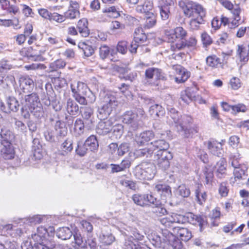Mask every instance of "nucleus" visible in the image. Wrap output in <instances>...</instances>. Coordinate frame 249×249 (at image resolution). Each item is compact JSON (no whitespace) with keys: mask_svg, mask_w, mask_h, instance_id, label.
<instances>
[{"mask_svg":"<svg viewBox=\"0 0 249 249\" xmlns=\"http://www.w3.org/2000/svg\"><path fill=\"white\" fill-rule=\"evenodd\" d=\"M156 160L157 164L160 169L163 170H166L169 168L171 160H163L162 159H156Z\"/></svg>","mask_w":249,"mask_h":249,"instance_id":"obj_52","label":"nucleus"},{"mask_svg":"<svg viewBox=\"0 0 249 249\" xmlns=\"http://www.w3.org/2000/svg\"><path fill=\"white\" fill-rule=\"evenodd\" d=\"M155 135L152 131H143L136 137V142L139 146L148 144V142L154 138Z\"/></svg>","mask_w":249,"mask_h":249,"instance_id":"obj_19","label":"nucleus"},{"mask_svg":"<svg viewBox=\"0 0 249 249\" xmlns=\"http://www.w3.org/2000/svg\"><path fill=\"white\" fill-rule=\"evenodd\" d=\"M196 44V40L195 37H191L188 40L184 42L181 40L180 42L176 43V48L178 50H181L185 48H194Z\"/></svg>","mask_w":249,"mask_h":249,"instance_id":"obj_34","label":"nucleus"},{"mask_svg":"<svg viewBox=\"0 0 249 249\" xmlns=\"http://www.w3.org/2000/svg\"><path fill=\"white\" fill-rule=\"evenodd\" d=\"M128 43L125 41L119 42L117 46V50L122 54H124L127 51Z\"/></svg>","mask_w":249,"mask_h":249,"instance_id":"obj_61","label":"nucleus"},{"mask_svg":"<svg viewBox=\"0 0 249 249\" xmlns=\"http://www.w3.org/2000/svg\"><path fill=\"white\" fill-rule=\"evenodd\" d=\"M153 8V2L151 0H145L142 4L138 5L136 11L139 13L145 14V15L150 13V12Z\"/></svg>","mask_w":249,"mask_h":249,"instance_id":"obj_24","label":"nucleus"},{"mask_svg":"<svg viewBox=\"0 0 249 249\" xmlns=\"http://www.w3.org/2000/svg\"><path fill=\"white\" fill-rule=\"evenodd\" d=\"M72 234V231L68 227L60 228L56 232L58 238L64 240L70 239Z\"/></svg>","mask_w":249,"mask_h":249,"instance_id":"obj_35","label":"nucleus"},{"mask_svg":"<svg viewBox=\"0 0 249 249\" xmlns=\"http://www.w3.org/2000/svg\"><path fill=\"white\" fill-rule=\"evenodd\" d=\"M237 57L241 62H248L249 59L248 48L243 45H238L237 50Z\"/></svg>","mask_w":249,"mask_h":249,"instance_id":"obj_33","label":"nucleus"},{"mask_svg":"<svg viewBox=\"0 0 249 249\" xmlns=\"http://www.w3.org/2000/svg\"><path fill=\"white\" fill-rule=\"evenodd\" d=\"M26 107H29L31 112L40 111L42 108L39 106L40 103L37 94L35 92L28 94L25 97V103Z\"/></svg>","mask_w":249,"mask_h":249,"instance_id":"obj_12","label":"nucleus"},{"mask_svg":"<svg viewBox=\"0 0 249 249\" xmlns=\"http://www.w3.org/2000/svg\"><path fill=\"white\" fill-rule=\"evenodd\" d=\"M55 230L53 226L48 228L41 226L37 228L36 233L33 238L36 242H50L54 235Z\"/></svg>","mask_w":249,"mask_h":249,"instance_id":"obj_8","label":"nucleus"},{"mask_svg":"<svg viewBox=\"0 0 249 249\" xmlns=\"http://www.w3.org/2000/svg\"><path fill=\"white\" fill-rule=\"evenodd\" d=\"M222 216L220 211V208L216 207L212 211V214L210 216L212 221L211 224L213 226H217L218 223L215 221L217 219H219Z\"/></svg>","mask_w":249,"mask_h":249,"instance_id":"obj_41","label":"nucleus"},{"mask_svg":"<svg viewBox=\"0 0 249 249\" xmlns=\"http://www.w3.org/2000/svg\"><path fill=\"white\" fill-rule=\"evenodd\" d=\"M175 71V80L178 84L183 83L190 77V72L185 68L179 64H175L172 66Z\"/></svg>","mask_w":249,"mask_h":249,"instance_id":"obj_13","label":"nucleus"},{"mask_svg":"<svg viewBox=\"0 0 249 249\" xmlns=\"http://www.w3.org/2000/svg\"><path fill=\"white\" fill-rule=\"evenodd\" d=\"M154 75H156L158 80H166V78L162 74L161 70L155 68H149L146 70L145 76L146 78L151 79Z\"/></svg>","mask_w":249,"mask_h":249,"instance_id":"obj_23","label":"nucleus"},{"mask_svg":"<svg viewBox=\"0 0 249 249\" xmlns=\"http://www.w3.org/2000/svg\"><path fill=\"white\" fill-rule=\"evenodd\" d=\"M88 150V148L84 143L82 144H78L75 151L77 155L83 156L87 153Z\"/></svg>","mask_w":249,"mask_h":249,"instance_id":"obj_62","label":"nucleus"},{"mask_svg":"<svg viewBox=\"0 0 249 249\" xmlns=\"http://www.w3.org/2000/svg\"><path fill=\"white\" fill-rule=\"evenodd\" d=\"M19 83L24 93L30 92V87L34 84L33 80L28 76H21L19 78Z\"/></svg>","mask_w":249,"mask_h":249,"instance_id":"obj_27","label":"nucleus"},{"mask_svg":"<svg viewBox=\"0 0 249 249\" xmlns=\"http://www.w3.org/2000/svg\"><path fill=\"white\" fill-rule=\"evenodd\" d=\"M156 159H162L163 160H172L173 155L169 151H158L156 155Z\"/></svg>","mask_w":249,"mask_h":249,"instance_id":"obj_51","label":"nucleus"},{"mask_svg":"<svg viewBox=\"0 0 249 249\" xmlns=\"http://www.w3.org/2000/svg\"><path fill=\"white\" fill-rule=\"evenodd\" d=\"M117 106V101L109 99L100 108V113H104L106 116H108L113 109Z\"/></svg>","mask_w":249,"mask_h":249,"instance_id":"obj_25","label":"nucleus"},{"mask_svg":"<svg viewBox=\"0 0 249 249\" xmlns=\"http://www.w3.org/2000/svg\"><path fill=\"white\" fill-rule=\"evenodd\" d=\"M178 194L181 197H187L190 195L191 192L188 187L182 184L178 187Z\"/></svg>","mask_w":249,"mask_h":249,"instance_id":"obj_53","label":"nucleus"},{"mask_svg":"<svg viewBox=\"0 0 249 249\" xmlns=\"http://www.w3.org/2000/svg\"><path fill=\"white\" fill-rule=\"evenodd\" d=\"M233 176L235 180H240L248 176V166L247 164L241 165L240 166L234 168Z\"/></svg>","mask_w":249,"mask_h":249,"instance_id":"obj_30","label":"nucleus"},{"mask_svg":"<svg viewBox=\"0 0 249 249\" xmlns=\"http://www.w3.org/2000/svg\"><path fill=\"white\" fill-rule=\"evenodd\" d=\"M161 234L163 236V242L167 243L172 247L173 249H182L183 244L180 239L175 236L173 233L167 230H162Z\"/></svg>","mask_w":249,"mask_h":249,"instance_id":"obj_9","label":"nucleus"},{"mask_svg":"<svg viewBox=\"0 0 249 249\" xmlns=\"http://www.w3.org/2000/svg\"><path fill=\"white\" fill-rule=\"evenodd\" d=\"M148 239L155 246H160L162 243L161 237L158 235L155 231H152L148 235Z\"/></svg>","mask_w":249,"mask_h":249,"instance_id":"obj_48","label":"nucleus"},{"mask_svg":"<svg viewBox=\"0 0 249 249\" xmlns=\"http://www.w3.org/2000/svg\"><path fill=\"white\" fill-rule=\"evenodd\" d=\"M226 142L225 140H222L218 142L214 139H211L204 142V145L207 146L209 152L213 155L220 157L223 151L222 146Z\"/></svg>","mask_w":249,"mask_h":249,"instance_id":"obj_11","label":"nucleus"},{"mask_svg":"<svg viewBox=\"0 0 249 249\" xmlns=\"http://www.w3.org/2000/svg\"><path fill=\"white\" fill-rule=\"evenodd\" d=\"M127 178V177L126 175L122 176L119 180L120 184L125 187L135 190L136 189V182L131 180H128Z\"/></svg>","mask_w":249,"mask_h":249,"instance_id":"obj_36","label":"nucleus"},{"mask_svg":"<svg viewBox=\"0 0 249 249\" xmlns=\"http://www.w3.org/2000/svg\"><path fill=\"white\" fill-rule=\"evenodd\" d=\"M72 142L70 139H66L61 144L62 154L64 155L71 152L73 149Z\"/></svg>","mask_w":249,"mask_h":249,"instance_id":"obj_43","label":"nucleus"},{"mask_svg":"<svg viewBox=\"0 0 249 249\" xmlns=\"http://www.w3.org/2000/svg\"><path fill=\"white\" fill-rule=\"evenodd\" d=\"M202 185L198 184L195 191V196L197 203L203 205L207 199V194L206 191H202Z\"/></svg>","mask_w":249,"mask_h":249,"instance_id":"obj_21","label":"nucleus"},{"mask_svg":"<svg viewBox=\"0 0 249 249\" xmlns=\"http://www.w3.org/2000/svg\"><path fill=\"white\" fill-rule=\"evenodd\" d=\"M145 22L144 26L147 28L153 27L156 23V16L153 13H148L145 15Z\"/></svg>","mask_w":249,"mask_h":249,"instance_id":"obj_45","label":"nucleus"},{"mask_svg":"<svg viewBox=\"0 0 249 249\" xmlns=\"http://www.w3.org/2000/svg\"><path fill=\"white\" fill-rule=\"evenodd\" d=\"M0 149V155L5 160H12L14 158L15 155V149L11 142L8 140L10 136V132L7 131V134L2 133Z\"/></svg>","mask_w":249,"mask_h":249,"instance_id":"obj_6","label":"nucleus"},{"mask_svg":"<svg viewBox=\"0 0 249 249\" xmlns=\"http://www.w3.org/2000/svg\"><path fill=\"white\" fill-rule=\"evenodd\" d=\"M196 97V92L192 87H187L181 92L180 98L186 103H189Z\"/></svg>","mask_w":249,"mask_h":249,"instance_id":"obj_22","label":"nucleus"},{"mask_svg":"<svg viewBox=\"0 0 249 249\" xmlns=\"http://www.w3.org/2000/svg\"><path fill=\"white\" fill-rule=\"evenodd\" d=\"M113 124L111 119L101 120L97 126L96 132L101 135H107L112 131Z\"/></svg>","mask_w":249,"mask_h":249,"instance_id":"obj_17","label":"nucleus"},{"mask_svg":"<svg viewBox=\"0 0 249 249\" xmlns=\"http://www.w3.org/2000/svg\"><path fill=\"white\" fill-rule=\"evenodd\" d=\"M179 5L182 9L184 15L188 18L204 17L205 15L202 6L192 1L187 2H180Z\"/></svg>","mask_w":249,"mask_h":249,"instance_id":"obj_5","label":"nucleus"},{"mask_svg":"<svg viewBox=\"0 0 249 249\" xmlns=\"http://www.w3.org/2000/svg\"><path fill=\"white\" fill-rule=\"evenodd\" d=\"M196 18H193L190 21V25L193 30H197L199 25L203 21V17H196Z\"/></svg>","mask_w":249,"mask_h":249,"instance_id":"obj_55","label":"nucleus"},{"mask_svg":"<svg viewBox=\"0 0 249 249\" xmlns=\"http://www.w3.org/2000/svg\"><path fill=\"white\" fill-rule=\"evenodd\" d=\"M227 167L226 159L224 158H221L214 167L216 177L220 179L224 178L227 175Z\"/></svg>","mask_w":249,"mask_h":249,"instance_id":"obj_15","label":"nucleus"},{"mask_svg":"<svg viewBox=\"0 0 249 249\" xmlns=\"http://www.w3.org/2000/svg\"><path fill=\"white\" fill-rule=\"evenodd\" d=\"M80 112L84 119L88 120L92 114V109L89 107H80Z\"/></svg>","mask_w":249,"mask_h":249,"instance_id":"obj_54","label":"nucleus"},{"mask_svg":"<svg viewBox=\"0 0 249 249\" xmlns=\"http://www.w3.org/2000/svg\"><path fill=\"white\" fill-rule=\"evenodd\" d=\"M160 222L161 224L166 228L171 227L173 224L171 214L168 216L160 218Z\"/></svg>","mask_w":249,"mask_h":249,"instance_id":"obj_59","label":"nucleus"},{"mask_svg":"<svg viewBox=\"0 0 249 249\" xmlns=\"http://www.w3.org/2000/svg\"><path fill=\"white\" fill-rule=\"evenodd\" d=\"M132 199L136 205L142 207L154 204L157 200L152 195L148 194H135L132 196Z\"/></svg>","mask_w":249,"mask_h":249,"instance_id":"obj_10","label":"nucleus"},{"mask_svg":"<svg viewBox=\"0 0 249 249\" xmlns=\"http://www.w3.org/2000/svg\"><path fill=\"white\" fill-rule=\"evenodd\" d=\"M173 231L181 240L184 242L188 241L193 237L191 231L186 228L175 227Z\"/></svg>","mask_w":249,"mask_h":249,"instance_id":"obj_18","label":"nucleus"},{"mask_svg":"<svg viewBox=\"0 0 249 249\" xmlns=\"http://www.w3.org/2000/svg\"><path fill=\"white\" fill-rule=\"evenodd\" d=\"M241 24V18H231L229 23V28L235 29Z\"/></svg>","mask_w":249,"mask_h":249,"instance_id":"obj_64","label":"nucleus"},{"mask_svg":"<svg viewBox=\"0 0 249 249\" xmlns=\"http://www.w3.org/2000/svg\"><path fill=\"white\" fill-rule=\"evenodd\" d=\"M241 158L242 156L239 153L231 155L230 157V161L231 162V166L235 168L240 166L241 165H245V163L240 162Z\"/></svg>","mask_w":249,"mask_h":249,"instance_id":"obj_46","label":"nucleus"},{"mask_svg":"<svg viewBox=\"0 0 249 249\" xmlns=\"http://www.w3.org/2000/svg\"><path fill=\"white\" fill-rule=\"evenodd\" d=\"M85 143L89 149L92 152L97 151L99 147V142L96 136L91 135L85 141Z\"/></svg>","mask_w":249,"mask_h":249,"instance_id":"obj_31","label":"nucleus"},{"mask_svg":"<svg viewBox=\"0 0 249 249\" xmlns=\"http://www.w3.org/2000/svg\"><path fill=\"white\" fill-rule=\"evenodd\" d=\"M151 144L153 145L154 149H158V151H168L169 144L165 140H158L153 142H151Z\"/></svg>","mask_w":249,"mask_h":249,"instance_id":"obj_39","label":"nucleus"},{"mask_svg":"<svg viewBox=\"0 0 249 249\" xmlns=\"http://www.w3.org/2000/svg\"><path fill=\"white\" fill-rule=\"evenodd\" d=\"M229 84L232 89L236 90L241 87L242 84L239 78L232 77L230 80Z\"/></svg>","mask_w":249,"mask_h":249,"instance_id":"obj_49","label":"nucleus"},{"mask_svg":"<svg viewBox=\"0 0 249 249\" xmlns=\"http://www.w3.org/2000/svg\"><path fill=\"white\" fill-rule=\"evenodd\" d=\"M113 136L116 139L120 138L124 132V126L120 124H116L112 125Z\"/></svg>","mask_w":249,"mask_h":249,"instance_id":"obj_47","label":"nucleus"},{"mask_svg":"<svg viewBox=\"0 0 249 249\" xmlns=\"http://www.w3.org/2000/svg\"><path fill=\"white\" fill-rule=\"evenodd\" d=\"M73 241L72 242V246L75 249L82 247L83 244V238L80 232L77 229H75L73 233Z\"/></svg>","mask_w":249,"mask_h":249,"instance_id":"obj_32","label":"nucleus"},{"mask_svg":"<svg viewBox=\"0 0 249 249\" xmlns=\"http://www.w3.org/2000/svg\"><path fill=\"white\" fill-rule=\"evenodd\" d=\"M171 216L173 224H184L187 223V213L183 215L173 213H171Z\"/></svg>","mask_w":249,"mask_h":249,"instance_id":"obj_42","label":"nucleus"},{"mask_svg":"<svg viewBox=\"0 0 249 249\" xmlns=\"http://www.w3.org/2000/svg\"><path fill=\"white\" fill-rule=\"evenodd\" d=\"M177 126L179 127V130L183 133L184 136L188 138L191 135L196 133L198 131V127L196 124H194L193 117L187 114H183L180 117L176 118L172 117Z\"/></svg>","mask_w":249,"mask_h":249,"instance_id":"obj_3","label":"nucleus"},{"mask_svg":"<svg viewBox=\"0 0 249 249\" xmlns=\"http://www.w3.org/2000/svg\"><path fill=\"white\" fill-rule=\"evenodd\" d=\"M174 31L178 37L179 42L183 40L187 35L186 31L182 27H177L175 29Z\"/></svg>","mask_w":249,"mask_h":249,"instance_id":"obj_56","label":"nucleus"},{"mask_svg":"<svg viewBox=\"0 0 249 249\" xmlns=\"http://www.w3.org/2000/svg\"><path fill=\"white\" fill-rule=\"evenodd\" d=\"M187 223L193 225H198L200 231L206 227L207 224L206 219L201 215H195L192 213H187Z\"/></svg>","mask_w":249,"mask_h":249,"instance_id":"obj_16","label":"nucleus"},{"mask_svg":"<svg viewBox=\"0 0 249 249\" xmlns=\"http://www.w3.org/2000/svg\"><path fill=\"white\" fill-rule=\"evenodd\" d=\"M173 4L172 0H165L162 5L159 6L160 15L162 20L168 19L170 15V7Z\"/></svg>","mask_w":249,"mask_h":249,"instance_id":"obj_20","label":"nucleus"},{"mask_svg":"<svg viewBox=\"0 0 249 249\" xmlns=\"http://www.w3.org/2000/svg\"><path fill=\"white\" fill-rule=\"evenodd\" d=\"M78 47L82 49L85 56L87 57L91 56L94 52L93 47L87 43H80L78 45Z\"/></svg>","mask_w":249,"mask_h":249,"instance_id":"obj_44","label":"nucleus"},{"mask_svg":"<svg viewBox=\"0 0 249 249\" xmlns=\"http://www.w3.org/2000/svg\"><path fill=\"white\" fill-rule=\"evenodd\" d=\"M155 189L161 198L164 199L171 194V187L166 184L158 183L155 185Z\"/></svg>","mask_w":249,"mask_h":249,"instance_id":"obj_26","label":"nucleus"},{"mask_svg":"<svg viewBox=\"0 0 249 249\" xmlns=\"http://www.w3.org/2000/svg\"><path fill=\"white\" fill-rule=\"evenodd\" d=\"M230 189L227 181H222L218 185V193L221 197H227L229 193Z\"/></svg>","mask_w":249,"mask_h":249,"instance_id":"obj_40","label":"nucleus"},{"mask_svg":"<svg viewBox=\"0 0 249 249\" xmlns=\"http://www.w3.org/2000/svg\"><path fill=\"white\" fill-rule=\"evenodd\" d=\"M71 87L72 96L79 104L87 106L95 101V96L84 83L78 82L76 85L71 84Z\"/></svg>","mask_w":249,"mask_h":249,"instance_id":"obj_1","label":"nucleus"},{"mask_svg":"<svg viewBox=\"0 0 249 249\" xmlns=\"http://www.w3.org/2000/svg\"><path fill=\"white\" fill-rule=\"evenodd\" d=\"M78 105L71 99H69L67 102V110L71 115H76L79 111Z\"/></svg>","mask_w":249,"mask_h":249,"instance_id":"obj_37","label":"nucleus"},{"mask_svg":"<svg viewBox=\"0 0 249 249\" xmlns=\"http://www.w3.org/2000/svg\"><path fill=\"white\" fill-rule=\"evenodd\" d=\"M49 20L55 21L58 23H61L65 20L64 15L63 16L57 13L54 12L51 14Z\"/></svg>","mask_w":249,"mask_h":249,"instance_id":"obj_63","label":"nucleus"},{"mask_svg":"<svg viewBox=\"0 0 249 249\" xmlns=\"http://www.w3.org/2000/svg\"><path fill=\"white\" fill-rule=\"evenodd\" d=\"M149 113L155 119H157L163 116L165 112L164 108L160 105L155 104L151 106Z\"/></svg>","mask_w":249,"mask_h":249,"instance_id":"obj_29","label":"nucleus"},{"mask_svg":"<svg viewBox=\"0 0 249 249\" xmlns=\"http://www.w3.org/2000/svg\"><path fill=\"white\" fill-rule=\"evenodd\" d=\"M155 174V166L150 162H142L136 166L134 170V176L141 180H151L154 177Z\"/></svg>","mask_w":249,"mask_h":249,"instance_id":"obj_4","label":"nucleus"},{"mask_svg":"<svg viewBox=\"0 0 249 249\" xmlns=\"http://www.w3.org/2000/svg\"><path fill=\"white\" fill-rule=\"evenodd\" d=\"M124 124L129 125L134 130H137L141 125L146 114L142 108H136L125 111L121 117Z\"/></svg>","mask_w":249,"mask_h":249,"instance_id":"obj_2","label":"nucleus"},{"mask_svg":"<svg viewBox=\"0 0 249 249\" xmlns=\"http://www.w3.org/2000/svg\"><path fill=\"white\" fill-rule=\"evenodd\" d=\"M144 237L137 230L132 231L130 235H126L124 243V249H142L141 242Z\"/></svg>","mask_w":249,"mask_h":249,"instance_id":"obj_7","label":"nucleus"},{"mask_svg":"<svg viewBox=\"0 0 249 249\" xmlns=\"http://www.w3.org/2000/svg\"><path fill=\"white\" fill-rule=\"evenodd\" d=\"M88 21L87 18H83L80 19L77 24L78 32L83 37H87L89 35V30L88 27Z\"/></svg>","mask_w":249,"mask_h":249,"instance_id":"obj_28","label":"nucleus"},{"mask_svg":"<svg viewBox=\"0 0 249 249\" xmlns=\"http://www.w3.org/2000/svg\"><path fill=\"white\" fill-rule=\"evenodd\" d=\"M85 125L83 121L81 119L76 120L74 124V131L78 135L84 132Z\"/></svg>","mask_w":249,"mask_h":249,"instance_id":"obj_50","label":"nucleus"},{"mask_svg":"<svg viewBox=\"0 0 249 249\" xmlns=\"http://www.w3.org/2000/svg\"><path fill=\"white\" fill-rule=\"evenodd\" d=\"M134 40L136 43L141 44L147 40V36L141 28L136 29L134 33Z\"/></svg>","mask_w":249,"mask_h":249,"instance_id":"obj_38","label":"nucleus"},{"mask_svg":"<svg viewBox=\"0 0 249 249\" xmlns=\"http://www.w3.org/2000/svg\"><path fill=\"white\" fill-rule=\"evenodd\" d=\"M101 239L102 242L106 246L111 245L115 240V238L112 234L103 235Z\"/></svg>","mask_w":249,"mask_h":249,"instance_id":"obj_58","label":"nucleus"},{"mask_svg":"<svg viewBox=\"0 0 249 249\" xmlns=\"http://www.w3.org/2000/svg\"><path fill=\"white\" fill-rule=\"evenodd\" d=\"M110 53L109 48L107 45L101 46L99 49V54L102 59L106 58Z\"/></svg>","mask_w":249,"mask_h":249,"instance_id":"obj_57","label":"nucleus"},{"mask_svg":"<svg viewBox=\"0 0 249 249\" xmlns=\"http://www.w3.org/2000/svg\"><path fill=\"white\" fill-rule=\"evenodd\" d=\"M69 3L68 9L64 13L65 18L73 19L79 18L80 13L79 3L76 1L72 0Z\"/></svg>","mask_w":249,"mask_h":249,"instance_id":"obj_14","label":"nucleus"},{"mask_svg":"<svg viewBox=\"0 0 249 249\" xmlns=\"http://www.w3.org/2000/svg\"><path fill=\"white\" fill-rule=\"evenodd\" d=\"M210 114L213 118L219 120L220 119V114L218 111V107L216 104L213 105L210 109Z\"/></svg>","mask_w":249,"mask_h":249,"instance_id":"obj_60","label":"nucleus"}]
</instances>
